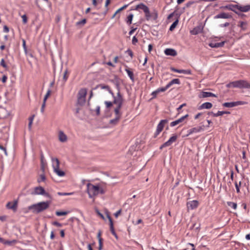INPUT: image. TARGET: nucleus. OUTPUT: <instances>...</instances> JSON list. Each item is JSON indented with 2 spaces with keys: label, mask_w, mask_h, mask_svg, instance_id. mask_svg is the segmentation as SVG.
I'll return each instance as SVG.
<instances>
[{
  "label": "nucleus",
  "mask_w": 250,
  "mask_h": 250,
  "mask_svg": "<svg viewBox=\"0 0 250 250\" xmlns=\"http://www.w3.org/2000/svg\"><path fill=\"white\" fill-rule=\"evenodd\" d=\"M212 107V104L209 102H206L202 104L198 108V109H210Z\"/></svg>",
  "instance_id": "25"
},
{
  "label": "nucleus",
  "mask_w": 250,
  "mask_h": 250,
  "mask_svg": "<svg viewBox=\"0 0 250 250\" xmlns=\"http://www.w3.org/2000/svg\"><path fill=\"white\" fill-rule=\"evenodd\" d=\"M174 84H180V81L179 79H174L172 80H171L170 82H169L167 85V86L168 88H169L171 86H172Z\"/></svg>",
  "instance_id": "28"
},
{
  "label": "nucleus",
  "mask_w": 250,
  "mask_h": 250,
  "mask_svg": "<svg viewBox=\"0 0 250 250\" xmlns=\"http://www.w3.org/2000/svg\"><path fill=\"white\" fill-rule=\"evenodd\" d=\"M85 98L77 97V105L83 106L85 103Z\"/></svg>",
  "instance_id": "30"
},
{
  "label": "nucleus",
  "mask_w": 250,
  "mask_h": 250,
  "mask_svg": "<svg viewBox=\"0 0 250 250\" xmlns=\"http://www.w3.org/2000/svg\"><path fill=\"white\" fill-rule=\"evenodd\" d=\"M179 22L178 17L177 19L172 23V24L170 25L169 27V31H172L176 27Z\"/></svg>",
  "instance_id": "32"
},
{
  "label": "nucleus",
  "mask_w": 250,
  "mask_h": 250,
  "mask_svg": "<svg viewBox=\"0 0 250 250\" xmlns=\"http://www.w3.org/2000/svg\"><path fill=\"white\" fill-rule=\"evenodd\" d=\"M227 205L229 207L232 208L234 209H236L237 207V205L236 203L232 202H227Z\"/></svg>",
  "instance_id": "35"
},
{
  "label": "nucleus",
  "mask_w": 250,
  "mask_h": 250,
  "mask_svg": "<svg viewBox=\"0 0 250 250\" xmlns=\"http://www.w3.org/2000/svg\"><path fill=\"white\" fill-rule=\"evenodd\" d=\"M50 203L51 201L39 202L29 206L28 209L32 210L34 213L38 214L47 209L49 207Z\"/></svg>",
  "instance_id": "1"
},
{
  "label": "nucleus",
  "mask_w": 250,
  "mask_h": 250,
  "mask_svg": "<svg viewBox=\"0 0 250 250\" xmlns=\"http://www.w3.org/2000/svg\"><path fill=\"white\" fill-rule=\"evenodd\" d=\"M120 119L121 118H120L115 117L114 119L110 120L109 124L114 125H116L118 123Z\"/></svg>",
  "instance_id": "34"
},
{
  "label": "nucleus",
  "mask_w": 250,
  "mask_h": 250,
  "mask_svg": "<svg viewBox=\"0 0 250 250\" xmlns=\"http://www.w3.org/2000/svg\"><path fill=\"white\" fill-rule=\"evenodd\" d=\"M16 243H17L16 240H13L12 241L5 240L4 244L8 245H12L13 244H16Z\"/></svg>",
  "instance_id": "40"
},
{
  "label": "nucleus",
  "mask_w": 250,
  "mask_h": 250,
  "mask_svg": "<svg viewBox=\"0 0 250 250\" xmlns=\"http://www.w3.org/2000/svg\"><path fill=\"white\" fill-rule=\"evenodd\" d=\"M138 39L136 38L135 36H134L132 39V42L133 45H135L136 43L138 42Z\"/></svg>",
  "instance_id": "64"
},
{
  "label": "nucleus",
  "mask_w": 250,
  "mask_h": 250,
  "mask_svg": "<svg viewBox=\"0 0 250 250\" xmlns=\"http://www.w3.org/2000/svg\"><path fill=\"white\" fill-rule=\"evenodd\" d=\"M203 28L201 26H197L195 27L192 30L190 31V33L192 35H197L202 32Z\"/></svg>",
  "instance_id": "21"
},
{
  "label": "nucleus",
  "mask_w": 250,
  "mask_h": 250,
  "mask_svg": "<svg viewBox=\"0 0 250 250\" xmlns=\"http://www.w3.org/2000/svg\"><path fill=\"white\" fill-rule=\"evenodd\" d=\"M128 6V4H126V5H124L123 7H121L120 8H119V9H118L116 12L114 13V14L112 16V19L114 18L115 16L116 15V14L118 13H120V11L124 10Z\"/></svg>",
  "instance_id": "36"
},
{
  "label": "nucleus",
  "mask_w": 250,
  "mask_h": 250,
  "mask_svg": "<svg viewBox=\"0 0 250 250\" xmlns=\"http://www.w3.org/2000/svg\"><path fill=\"white\" fill-rule=\"evenodd\" d=\"M139 9H142L144 11L145 13H148V7L144 4L143 3H141L137 5H136L135 10H138Z\"/></svg>",
  "instance_id": "24"
},
{
  "label": "nucleus",
  "mask_w": 250,
  "mask_h": 250,
  "mask_svg": "<svg viewBox=\"0 0 250 250\" xmlns=\"http://www.w3.org/2000/svg\"><path fill=\"white\" fill-rule=\"evenodd\" d=\"M0 65H1L2 67H3L6 69H8V66L5 63L4 60L3 59H1V61H0Z\"/></svg>",
  "instance_id": "47"
},
{
  "label": "nucleus",
  "mask_w": 250,
  "mask_h": 250,
  "mask_svg": "<svg viewBox=\"0 0 250 250\" xmlns=\"http://www.w3.org/2000/svg\"><path fill=\"white\" fill-rule=\"evenodd\" d=\"M87 90L86 88H81L78 92L77 97L86 98Z\"/></svg>",
  "instance_id": "26"
},
{
  "label": "nucleus",
  "mask_w": 250,
  "mask_h": 250,
  "mask_svg": "<svg viewBox=\"0 0 250 250\" xmlns=\"http://www.w3.org/2000/svg\"><path fill=\"white\" fill-rule=\"evenodd\" d=\"M31 194L32 195H44V196L49 198L51 200L52 199L51 196L48 192H46L42 187L40 186L35 188L34 192H33Z\"/></svg>",
  "instance_id": "4"
},
{
  "label": "nucleus",
  "mask_w": 250,
  "mask_h": 250,
  "mask_svg": "<svg viewBox=\"0 0 250 250\" xmlns=\"http://www.w3.org/2000/svg\"><path fill=\"white\" fill-rule=\"evenodd\" d=\"M99 190H98V194H104L105 193V190L103 188H100L99 186Z\"/></svg>",
  "instance_id": "62"
},
{
  "label": "nucleus",
  "mask_w": 250,
  "mask_h": 250,
  "mask_svg": "<svg viewBox=\"0 0 250 250\" xmlns=\"http://www.w3.org/2000/svg\"><path fill=\"white\" fill-rule=\"evenodd\" d=\"M96 115L97 116H99L100 114V106H97L95 110Z\"/></svg>",
  "instance_id": "59"
},
{
  "label": "nucleus",
  "mask_w": 250,
  "mask_h": 250,
  "mask_svg": "<svg viewBox=\"0 0 250 250\" xmlns=\"http://www.w3.org/2000/svg\"><path fill=\"white\" fill-rule=\"evenodd\" d=\"M168 123V120L167 119L162 120L158 124L157 126V129L154 133V138H156L160 133L163 130L165 124Z\"/></svg>",
  "instance_id": "5"
},
{
  "label": "nucleus",
  "mask_w": 250,
  "mask_h": 250,
  "mask_svg": "<svg viewBox=\"0 0 250 250\" xmlns=\"http://www.w3.org/2000/svg\"><path fill=\"white\" fill-rule=\"evenodd\" d=\"M158 94H159V93H158V91H157V90L152 92L151 93V95L152 96V98H156L157 97Z\"/></svg>",
  "instance_id": "61"
},
{
  "label": "nucleus",
  "mask_w": 250,
  "mask_h": 250,
  "mask_svg": "<svg viewBox=\"0 0 250 250\" xmlns=\"http://www.w3.org/2000/svg\"><path fill=\"white\" fill-rule=\"evenodd\" d=\"M126 68L125 69V71L127 72L128 76L130 78V79L131 80V81L134 82V74L133 72L127 66H126Z\"/></svg>",
  "instance_id": "29"
},
{
  "label": "nucleus",
  "mask_w": 250,
  "mask_h": 250,
  "mask_svg": "<svg viewBox=\"0 0 250 250\" xmlns=\"http://www.w3.org/2000/svg\"><path fill=\"white\" fill-rule=\"evenodd\" d=\"M113 98V103L114 104H123L124 102V99L121 94L120 91H118V92L117 94V96H115L114 95V94L113 93V96H112Z\"/></svg>",
  "instance_id": "6"
},
{
  "label": "nucleus",
  "mask_w": 250,
  "mask_h": 250,
  "mask_svg": "<svg viewBox=\"0 0 250 250\" xmlns=\"http://www.w3.org/2000/svg\"><path fill=\"white\" fill-rule=\"evenodd\" d=\"M86 22V20L85 19H83L82 20L78 21L76 23V25H83Z\"/></svg>",
  "instance_id": "46"
},
{
  "label": "nucleus",
  "mask_w": 250,
  "mask_h": 250,
  "mask_svg": "<svg viewBox=\"0 0 250 250\" xmlns=\"http://www.w3.org/2000/svg\"><path fill=\"white\" fill-rule=\"evenodd\" d=\"M188 116V114H186V115L181 117L179 119L172 122L170 123V126L172 127V126H175L176 125H178V124L183 122L184 121V120L185 119H186Z\"/></svg>",
  "instance_id": "18"
},
{
  "label": "nucleus",
  "mask_w": 250,
  "mask_h": 250,
  "mask_svg": "<svg viewBox=\"0 0 250 250\" xmlns=\"http://www.w3.org/2000/svg\"><path fill=\"white\" fill-rule=\"evenodd\" d=\"M227 87H231L239 88L250 89V83L245 80H239L230 82L226 85Z\"/></svg>",
  "instance_id": "2"
},
{
  "label": "nucleus",
  "mask_w": 250,
  "mask_h": 250,
  "mask_svg": "<svg viewBox=\"0 0 250 250\" xmlns=\"http://www.w3.org/2000/svg\"><path fill=\"white\" fill-rule=\"evenodd\" d=\"M225 43V41L220 42H211L209 44V46L212 48H219L223 47Z\"/></svg>",
  "instance_id": "23"
},
{
  "label": "nucleus",
  "mask_w": 250,
  "mask_h": 250,
  "mask_svg": "<svg viewBox=\"0 0 250 250\" xmlns=\"http://www.w3.org/2000/svg\"><path fill=\"white\" fill-rule=\"evenodd\" d=\"M133 18V14H130L127 17L126 23L130 25L132 23V21Z\"/></svg>",
  "instance_id": "37"
},
{
  "label": "nucleus",
  "mask_w": 250,
  "mask_h": 250,
  "mask_svg": "<svg viewBox=\"0 0 250 250\" xmlns=\"http://www.w3.org/2000/svg\"><path fill=\"white\" fill-rule=\"evenodd\" d=\"M102 234V231L101 230H99L98 233L97 234V238L98 239V241L100 242V239H101L102 240V241H103V239L101 238V236Z\"/></svg>",
  "instance_id": "56"
},
{
  "label": "nucleus",
  "mask_w": 250,
  "mask_h": 250,
  "mask_svg": "<svg viewBox=\"0 0 250 250\" xmlns=\"http://www.w3.org/2000/svg\"><path fill=\"white\" fill-rule=\"evenodd\" d=\"M247 23L246 22L244 21H240V25H239L243 30H245L247 29V27L246 26H244V25H247Z\"/></svg>",
  "instance_id": "43"
},
{
  "label": "nucleus",
  "mask_w": 250,
  "mask_h": 250,
  "mask_svg": "<svg viewBox=\"0 0 250 250\" xmlns=\"http://www.w3.org/2000/svg\"><path fill=\"white\" fill-rule=\"evenodd\" d=\"M199 98H205L210 97H217V95L209 92L202 91L198 96Z\"/></svg>",
  "instance_id": "15"
},
{
  "label": "nucleus",
  "mask_w": 250,
  "mask_h": 250,
  "mask_svg": "<svg viewBox=\"0 0 250 250\" xmlns=\"http://www.w3.org/2000/svg\"><path fill=\"white\" fill-rule=\"evenodd\" d=\"M51 160L53 163H55V164H53L52 165L54 171L56 170V169H59L60 161L59 159L57 158H52Z\"/></svg>",
  "instance_id": "22"
},
{
  "label": "nucleus",
  "mask_w": 250,
  "mask_h": 250,
  "mask_svg": "<svg viewBox=\"0 0 250 250\" xmlns=\"http://www.w3.org/2000/svg\"><path fill=\"white\" fill-rule=\"evenodd\" d=\"M241 182H239V185L237 184V183L236 182L235 183V188L236 189V192L238 193H240V192L239 187L241 186Z\"/></svg>",
  "instance_id": "50"
},
{
  "label": "nucleus",
  "mask_w": 250,
  "mask_h": 250,
  "mask_svg": "<svg viewBox=\"0 0 250 250\" xmlns=\"http://www.w3.org/2000/svg\"><path fill=\"white\" fill-rule=\"evenodd\" d=\"M102 248H103V241H102V240L100 239V242H99L98 250H102Z\"/></svg>",
  "instance_id": "63"
},
{
  "label": "nucleus",
  "mask_w": 250,
  "mask_h": 250,
  "mask_svg": "<svg viewBox=\"0 0 250 250\" xmlns=\"http://www.w3.org/2000/svg\"><path fill=\"white\" fill-rule=\"evenodd\" d=\"M68 78V71L67 70H65L63 73V84L65 83L66 81L67 80V79Z\"/></svg>",
  "instance_id": "38"
},
{
  "label": "nucleus",
  "mask_w": 250,
  "mask_h": 250,
  "mask_svg": "<svg viewBox=\"0 0 250 250\" xmlns=\"http://www.w3.org/2000/svg\"><path fill=\"white\" fill-rule=\"evenodd\" d=\"M104 104L106 105V108H110L113 105V104L114 103L113 102H111L109 101H105Z\"/></svg>",
  "instance_id": "49"
},
{
  "label": "nucleus",
  "mask_w": 250,
  "mask_h": 250,
  "mask_svg": "<svg viewBox=\"0 0 250 250\" xmlns=\"http://www.w3.org/2000/svg\"><path fill=\"white\" fill-rule=\"evenodd\" d=\"M170 70L173 72H177L179 73H183L188 75L191 74V71L190 69H178L174 67H171Z\"/></svg>",
  "instance_id": "16"
},
{
  "label": "nucleus",
  "mask_w": 250,
  "mask_h": 250,
  "mask_svg": "<svg viewBox=\"0 0 250 250\" xmlns=\"http://www.w3.org/2000/svg\"><path fill=\"white\" fill-rule=\"evenodd\" d=\"M59 138L61 142H65L67 140L66 135L62 131L59 132Z\"/></svg>",
  "instance_id": "27"
},
{
  "label": "nucleus",
  "mask_w": 250,
  "mask_h": 250,
  "mask_svg": "<svg viewBox=\"0 0 250 250\" xmlns=\"http://www.w3.org/2000/svg\"><path fill=\"white\" fill-rule=\"evenodd\" d=\"M230 114V112L229 111H218L216 114H213V117H217L219 116H222L223 114Z\"/></svg>",
  "instance_id": "33"
},
{
  "label": "nucleus",
  "mask_w": 250,
  "mask_h": 250,
  "mask_svg": "<svg viewBox=\"0 0 250 250\" xmlns=\"http://www.w3.org/2000/svg\"><path fill=\"white\" fill-rule=\"evenodd\" d=\"M199 205V202L197 200H193L187 202V206L188 209H194L196 208Z\"/></svg>",
  "instance_id": "11"
},
{
  "label": "nucleus",
  "mask_w": 250,
  "mask_h": 250,
  "mask_svg": "<svg viewBox=\"0 0 250 250\" xmlns=\"http://www.w3.org/2000/svg\"><path fill=\"white\" fill-rule=\"evenodd\" d=\"M86 187L87 192L90 198H94L98 195V190H99L98 185H94L91 183H87Z\"/></svg>",
  "instance_id": "3"
},
{
  "label": "nucleus",
  "mask_w": 250,
  "mask_h": 250,
  "mask_svg": "<svg viewBox=\"0 0 250 250\" xmlns=\"http://www.w3.org/2000/svg\"><path fill=\"white\" fill-rule=\"evenodd\" d=\"M120 110L118 109H114V112L116 115V117L121 118L122 116V113L120 111Z\"/></svg>",
  "instance_id": "42"
},
{
  "label": "nucleus",
  "mask_w": 250,
  "mask_h": 250,
  "mask_svg": "<svg viewBox=\"0 0 250 250\" xmlns=\"http://www.w3.org/2000/svg\"><path fill=\"white\" fill-rule=\"evenodd\" d=\"M204 126L203 125H201V126H197V127H193L190 129H189L188 131V134L186 135L187 136H189V135L193 133H198V132H199L200 131H203L204 130Z\"/></svg>",
  "instance_id": "9"
},
{
  "label": "nucleus",
  "mask_w": 250,
  "mask_h": 250,
  "mask_svg": "<svg viewBox=\"0 0 250 250\" xmlns=\"http://www.w3.org/2000/svg\"><path fill=\"white\" fill-rule=\"evenodd\" d=\"M187 104L186 103H184V104H181L178 108H177V111H178V114L180 113V110H181V109H182V108L185 106H186Z\"/></svg>",
  "instance_id": "60"
},
{
  "label": "nucleus",
  "mask_w": 250,
  "mask_h": 250,
  "mask_svg": "<svg viewBox=\"0 0 250 250\" xmlns=\"http://www.w3.org/2000/svg\"><path fill=\"white\" fill-rule=\"evenodd\" d=\"M165 53L167 56H176L177 54L176 51L172 48H167L165 50Z\"/></svg>",
  "instance_id": "20"
},
{
  "label": "nucleus",
  "mask_w": 250,
  "mask_h": 250,
  "mask_svg": "<svg viewBox=\"0 0 250 250\" xmlns=\"http://www.w3.org/2000/svg\"><path fill=\"white\" fill-rule=\"evenodd\" d=\"M232 17L231 15L229 14L228 13H225V12H222L219 13V14H217L215 16H214V18L215 19H230L232 18Z\"/></svg>",
  "instance_id": "14"
},
{
  "label": "nucleus",
  "mask_w": 250,
  "mask_h": 250,
  "mask_svg": "<svg viewBox=\"0 0 250 250\" xmlns=\"http://www.w3.org/2000/svg\"><path fill=\"white\" fill-rule=\"evenodd\" d=\"M146 19L148 21L151 17V14H150L149 9H148V13H145Z\"/></svg>",
  "instance_id": "51"
},
{
  "label": "nucleus",
  "mask_w": 250,
  "mask_h": 250,
  "mask_svg": "<svg viewBox=\"0 0 250 250\" xmlns=\"http://www.w3.org/2000/svg\"><path fill=\"white\" fill-rule=\"evenodd\" d=\"M99 88H100L102 89H105V90H106L107 91H108L109 92V93L112 96H113V92L111 90L110 87L108 85H105L104 84H98L97 85H96V86L95 87H94V88H93V90H95V89H98Z\"/></svg>",
  "instance_id": "13"
},
{
  "label": "nucleus",
  "mask_w": 250,
  "mask_h": 250,
  "mask_svg": "<svg viewBox=\"0 0 250 250\" xmlns=\"http://www.w3.org/2000/svg\"><path fill=\"white\" fill-rule=\"evenodd\" d=\"M242 102L241 101H237V102H226L223 104V106L226 107H233L234 106H238L239 105H241L242 104Z\"/></svg>",
  "instance_id": "12"
},
{
  "label": "nucleus",
  "mask_w": 250,
  "mask_h": 250,
  "mask_svg": "<svg viewBox=\"0 0 250 250\" xmlns=\"http://www.w3.org/2000/svg\"><path fill=\"white\" fill-rule=\"evenodd\" d=\"M177 136L176 135H173L169 139L164 143L160 147V149H162L163 147L170 146L173 142H175L177 140Z\"/></svg>",
  "instance_id": "7"
},
{
  "label": "nucleus",
  "mask_w": 250,
  "mask_h": 250,
  "mask_svg": "<svg viewBox=\"0 0 250 250\" xmlns=\"http://www.w3.org/2000/svg\"><path fill=\"white\" fill-rule=\"evenodd\" d=\"M44 157L42 153L41 154V169L44 172L45 170V163H44Z\"/></svg>",
  "instance_id": "31"
},
{
  "label": "nucleus",
  "mask_w": 250,
  "mask_h": 250,
  "mask_svg": "<svg viewBox=\"0 0 250 250\" xmlns=\"http://www.w3.org/2000/svg\"><path fill=\"white\" fill-rule=\"evenodd\" d=\"M238 4H230L225 6H222L221 7V8L223 9H228L229 10H231L234 12L235 14H239L238 11L236 10L238 9V7L236 6H238Z\"/></svg>",
  "instance_id": "8"
},
{
  "label": "nucleus",
  "mask_w": 250,
  "mask_h": 250,
  "mask_svg": "<svg viewBox=\"0 0 250 250\" xmlns=\"http://www.w3.org/2000/svg\"><path fill=\"white\" fill-rule=\"evenodd\" d=\"M59 176L62 177L65 175V172L60 169L54 171Z\"/></svg>",
  "instance_id": "39"
},
{
  "label": "nucleus",
  "mask_w": 250,
  "mask_h": 250,
  "mask_svg": "<svg viewBox=\"0 0 250 250\" xmlns=\"http://www.w3.org/2000/svg\"><path fill=\"white\" fill-rule=\"evenodd\" d=\"M52 225L54 226H55L58 227H62V224L57 222V221H54L52 222Z\"/></svg>",
  "instance_id": "53"
},
{
  "label": "nucleus",
  "mask_w": 250,
  "mask_h": 250,
  "mask_svg": "<svg viewBox=\"0 0 250 250\" xmlns=\"http://www.w3.org/2000/svg\"><path fill=\"white\" fill-rule=\"evenodd\" d=\"M68 214L67 211H57L56 212V214L58 216H61L63 215H66Z\"/></svg>",
  "instance_id": "41"
},
{
  "label": "nucleus",
  "mask_w": 250,
  "mask_h": 250,
  "mask_svg": "<svg viewBox=\"0 0 250 250\" xmlns=\"http://www.w3.org/2000/svg\"><path fill=\"white\" fill-rule=\"evenodd\" d=\"M195 2L194 1H189L186 3V6L187 8L189 7L192 4H194Z\"/></svg>",
  "instance_id": "57"
},
{
  "label": "nucleus",
  "mask_w": 250,
  "mask_h": 250,
  "mask_svg": "<svg viewBox=\"0 0 250 250\" xmlns=\"http://www.w3.org/2000/svg\"><path fill=\"white\" fill-rule=\"evenodd\" d=\"M6 208L9 209H12L14 211H16L18 207V201H14V203H12L10 202H8L6 204Z\"/></svg>",
  "instance_id": "17"
},
{
  "label": "nucleus",
  "mask_w": 250,
  "mask_h": 250,
  "mask_svg": "<svg viewBox=\"0 0 250 250\" xmlns=\"http://www.w3.org/2000/svg\"><path fill=\"white\" fill-rule=\"evenodd\" d=\"M58 195H60V196H65V195H71L73 194V193L71 192V193H67V192H58L57 193Z\"/></svg>",
  "instance_id": "52"
},
{
  "label": "nucleus",
  "mask_w": 250,
  "mask_h": 250,
  "mask_svg": "<svg viewBox=\"0 0 250 250\" xmlns=\"http://www.w3.org/2000/svg\"><path fill=\"white\" fill-rule=\"evenodd\" d=\"M107 217L108 218L109 221V226H110V230L111 232V233L115 236V237L116 238V239H118V237L117 236V234H116L113 226V222L112 219V218L110 217V216L107 214Z\"/></svg>",
  "instance_id": "10"
},
{
  "label": "nucleus",
  "mask_w": 250,
  "mask_h": 250,
  "mask_svg": "<svg viewBox=\"0 0 250 250\" xmlns=\"http://www.w3.org/2000/svg\"><path fill=\"white\" fill-rule=\"evenodd\" d=\"M21 18L22 19V21L24 24H25L27 22V17L26 16V15H23L21 16Z\"/></svg>",
  "instance_id": "55"
},
{
  "label": "nucleus",
  "mask_w": 250,
  "mask_h": 250,
  "mask_svg": "<svg viewBox=\"0 0 250 250\" xmlns=\"http://www.w3.org/2000/svg\"><path fill=\"white\" fill-rule=\"evenodd\" d=\"M168 88L167 87V85L165 87H160L157 89V91H158V93L160 92H165L166 91Z\"/></svg>",
  "instance_id": "48"
},
{
  "label": "nucleus",
  "mask_w": 250,
  "mask_h": 250,
  "mask_svg": "<svg viewBox=\"0 0 250 250\" xmlns=\"http://www.w3.org/2000/svg\"><path fill=\"white\" fill-rule=\"evenodd\" d=\"M151 17L153 18L154 20H156L158 18V13L156 11L151 14Z\"/></svg>",
  "instance_id": "54"
},
{
  "label": "nucleus",
  "mask_w": 250,
  "mask_h": 250,
  "mask_svg": "<svg viewBox=\"0 0 250 250\" xmlns=\"http://www.w3.org/2000/svg\"><path fill=\"white\" fill-rule=\"evenodd\" d=\"M51 90L50 89H48L47 91V93L46 94H45V95L44 96V97L43 98V102H46L47 99H48V98L49 97V96L51 94Z\"/></svg>",
  "instance_id": "44"
},
{
  "label": "nucleus",
  "mask_w": 250,
  "mask_h": 250,
  "mask_svg": "<svg viewBox=\"0 0 250 250\" xmlns=\"http://www.w3.org/2000/svg\"><path fill=\"white\" fill-rule=\"evenodd\" d=\"M46 179L45 176L44 174H42L40 175V178H39L37 180L38 183H40L42 181H44Z\"/></svg>",
  "instance_id": "45"
},
{
  "label": "nucleus",
  "mask_w": 250,
  "mask_h": 250,
  "mask_svg": "<svg viewBox=\"0 0 250 250\" xmlns=\"http://www.w3.org/2000/svg\"><path fill=\"white\" fill-rule=\"evenodd\" d=\"M236 6L238 7L237 10L241 12H247L250 11V5L242 6L238 4V6Z\"/></svg>",
  "instance_id": "19"
},
{
  "label": "nucleus",
  "mask_w": 250,
  "mask_h": 250,
  "mask_svg": "<svg viewBox=\"0 0 250 250\" xmlns=\"http://www.w3.org/2000/svg\"><path fill=\"white\" fill-rule=\"evenodd\" d=\"M126 53H127L128 55H129L131 58H133V53L130 49H128L126 51Z\"/></svg>",
  "instance_id": "58"
}]
</instances>
